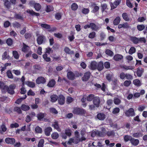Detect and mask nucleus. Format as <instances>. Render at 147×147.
I'll use <instances>...</instances> for the list:
<instances>
[{"mask_svg": "<svg viewBox=\"0 0 147 147\" xmlns=\"http://www.w3.org/2000/svg\"><path fill=\"white\" fill-rule=\"evenodd\" d=\"M129 25L127 22L123 23L122 24H120L118 25V28L119 29H120L122 28H129Z\"/></svg>", "mask_w": 147, "mask_h": 147, "instance_id": "f8f14e48", "label": "nucleus"}, {"mask_svg": "<svg viewBox=\"0 0 147 147\" xmlns=\"http://www.w3.org/2000/svg\"><path fill=\"white\" fill-rule=\"evenodd\" d=\"M45 79L43 77H38L36 80V82L37 84H44L46 82Z\"/></svg>", "mask_w": 147, "mask_h": 147, "instance_id": "423d86ee", "label": "nucleus"}, {"mask_svg": "<svg viewBox=\"0 0 147 147\" xmlns=\"http://www.w3.org/2000/svg\"><path fill=\"white\" fill-rule=\"evenodd\" d=\"M44 38H45L44 36H39L38 37L37 39L38 43L39 45H40L42 44V43L44 39Z\"/></svg>", "mask_w": 147, "mask_h": 147, "instance_id": "b1692460", "label": "nucleus"}, {"mask_svg": "<svg viewBox=\"0 0 147 147\" xmlns=\"http://www.w3.org/2000/svg\"><path fill=\"white\" fill-rule=\"evenodd\" d=\"M7 74L8 78L11 79L13 78V75L10 71H8L7 72Z\"/></svg>", "mask_w": 147, "mask_h": 147, "instance_id": "0e129e2a", "label": "nucleus"}, {"mask_svg": "<svg viewBox=\"0 0 147 147\" xmlns=\"http://www.w3.org/2000/svg\"><path fill=\"white\" fill-rule=\"evenodd\" d=\"M44 140L43 139H41L39 141L38 145V147H43L44 143Z\"/></svg>", "mask_w": 147, "mask_h": 147, "instance_id": "49530a36", "label": "nucleus"}, {"mask_svg": "<svg viewBox=\"0 0 147 147\" xmlns=\"http://www.w3.org/2000/svg\"><path fill=\"white\" fill-rule=\"evenodd\" d=\"M131 142L133 145L137 146L138 144L139 143V141L138 139H135L132 138Z\"/></svg>", "mask_w": 147, "mask_h": 147, "instance_id": "c756f323", "label": "nucleus"}, {"mask_svg": "<svg viewBox=\"0 0 147 147\" xmlns=\"http://www.w3.org/2000/svg\"><path fill=\"white\" fill-rule=\"evenodd\" d=\"M26 11L27 13H29L30 14L32 15H34L36 16H39V13L34 12L32 10L28 9Z\"/></svg>", "mask_w": 147, "mask_h": 147, "instance_id": "ea45409f", "label": "nucleus"}, {"mask_svg": "<svg viewBox=\"0 0 147 147\" xmlns=\"http://www.w3.org/2000/svg\"><path fill=\"white\" fill-rule=\"evenodd\" d=\"M65 133L66 135L70 136L71 135V130L69 129H67L65 130Z\"/></svg>", "mask_w": 147, "mask_h": 147, "instance_id": "79ce46f5", "label": "nucleus"}, {"mask_svg": "<svg viewBox=\"0 0 147 147\" xmlns=\"http://www.w3.org/2000/svg\"><path fill=\"white\" fill-rule=\"evenodd\" d=\"M3 1L5 6L7 8L9 9L10 6L11 4L8 0H3Z\"/></svg>", "mask_w": 147, "mask_h": 147, "instance_id": "473e14b6", "label": "nucleus"}, {"mask_svg": "<svg viewBox=\"0 0 147 147\" xmlns=\"http://www.w3.org/2000/svg\"><path fill=\"white\" fill-rule=\"evenodd\" d=\"M65 51L67 53L72 54L74 52L70 50V49L67 47H65L64 49Z\"/></svg>", "mask_w": 147, "mask_h": 147, "instance_id": "8fccbe9b", "label": "nucleus"}, {"mask_svg": "<svg viewBox=\"0 0 147 147\" xmlns=\"http://www.w3.org/2000/svg\"><path fill=\"white\" fill-rule=\"evenodd\" d=\"M51 136L53 139H56L58 138L59 135L57 132H54L51 134Z\"/></svg>", "mask_w": 147, "mask_h": 147, "instance_id": "7c9ffc66", "label": "nucleus"}, {"mask_svg": "<svg viewBox=\"0 0 147 147\" xmlns=\"http://www.w3.org/2000/svg\"><path fill=\"white\" fill-rule=\"evenodd\" d=\"M94 98V95L93 94H90L87 97V99L88 101H91Z\"/></svg>", "mask_w": 147, "mask_h": 147, "instance_id": "864d4df0", "label": "nucleus"}, {"mask_svg": "<svg viewBox=\"0 0 147 147\" xmlns=\"http://www.w3.org/2000/svg\"><path fill=\"white\" fill-rule=\"evenodd\" d=\"M50 101L53 102H56L58 98L57 96L56 95H52L50 96Z\"/></svg>", "mask_w": 147, "mask_h": 147, "instance_id": "5701e85b", "label": "nucleus"}, {"mask_svg": "<svg viewBox=\"0 0 147 147\" xmlns=\"http://www.w3.org/2000/svg\"><path fill=\"white\" fill-rule=\"evenodd\" d=\"M133 83L135 85L138 86H140L141 85V83L140 80L138 79H135L134 80Z\"/></svg>", "mask_w": 147, "mask_h": 147, "instance_id": "2f4dec72", "label": "nucleus"}, {"mask_svg": "<svg viewBox=\"0 0 147 147\" xmlns=\"http://www.w3.org/2000/svg\"><path fill=\"white\" fill-rule=\"evenodd\" d=\"M5 141L7 143L11 144H13L15 142L14 139L9 138H6L5 140Z\"/></svg>", "mask_w": 147, "mask_h": 147, "instance_id": "2eb2a0df", "label": "nucleus"}, {"mask_svg": "<svg viewBox=\"0 0 147 147\" xmlns=\"http://www.w3.org/2000/svg\"><path fill=\"white\" fill-rule=\"evenodd\" d=\"M13 55L14 57L16 59H18L19 57V55L18 52L16 51H13Z\"/></svg>", "mask_w": 147, "mask_h": 147, "instance_id": "4c0bfd02", "label": "nucleus"}, {"mask_svg": "<svg viewBox=\"0 0 147 147\" xmlns=\"http://www.w3.org/2000/svg\"><path fill=\"white\" fill-rule=\"evenodd\" d=\"M96 33L94 32H92L90 33L88 35V37L90 38H93L95 36Z\"/></svg>", "mask_w": 147, "mask_h": 147, "instance_id": "5fc2aeb1", "label": "nucleus"}, {"mask_svg": "<svg viewBox=\"0 0 147 147\" xmlns=\"http://www.w3.org/2000/svg\"><path fill=\"white\" fill-rule=\"evenodd\" d=\"M113 76V75L112 74H108L107 75L106 78L108 80L110 81L112 79Z\"/></svg>", "mask_w": 147, "mask_h": 147, "instance_id": "774afa93", "label": "nucleus"}, {"mask_svg": "<svg viewBox=\"0 0 147 147\" xmlns=\"http://www.w3.org/2000/svg\"><path fill=\"white\" fill-rule=\"evenodd\" d=\"M131 41L135 44H137L139 42V38L136 37H132L131 38Z\"/></svg>", "mask_w": 147, "mask_h": 147, "instance_id": "c03bdc74", "label": "nucleus"}, {"mask_svg": "<svg viewBox=\"0 0 147 147\" xmlns=\"http://www.w3.org/2000/svg\"><path fill=\"white\" fill-rule=\"evenodd\" d=\"M123 56L121 55L117 54L115 55L113 57V59L115 61H119L123 58Z\"/></svg>", "mask_w": 147, "mask_h": 147, "instance_id": "6ab92c4d", "label": "nucleus"}, {"mask_svg": "<svg viewBox=\"0 0 147 147\" xmlns=\"http://www.w3.org/2000/svg\"><path fill=\"white\" fill-rule=\"evenodd\" d=\"M21 108L24 111L28 110L30 109V107L29 106L24 104L22 105Z\"/></svg>", "mask_w": 147, "mask_h": 147, "instance_id": "58836bf2", "label": "nucleus"}, {"mask_svg": "<svg viewBox=\"0 0 147 147\" xmlns=\"http://www.w3.org/2000/svg\"><path fill=\"white\" fill-rule=\"evenodd\" d=\"M58 101L60 105H63L65 102V98L62 95L59 96L58 98Z\"/></svg>", "mask_w": 147, "mask_h": 147, "instance_id": "4468645a", "label": "nucleus"}, {"mask_svg": "<svg viewBox=\"0 0 147 147\" xmlns=\"http://www.w3.org/2000/svg\"><path fill=\"white\" fill-rule=\"evenodd\" d=\"M136 51V49L134 47H131L129 49L128 53L132 55Z\"/></svg>", "mask_w": 147, "mask_h": 147, "instance_id": "e433bc0d", "label": "nucleus"}, {"mask_svg": "<svg viewBox=\"0 0 147 147\" xmlns=\"http://www.w3.org/2000/svg\"><path fill=\"white\" fill-rule=\"evenodd\" d=\"M90 75V72H88L86 73L82 78L83 81H87L89 78Z\"/></svg>", "mask_w": 147, "mask_h": 147, "instance_id": "dca6fc26", "label": "nucleus"}, {"mask_svg": "<svg viewBox=\"0 0 147 147\" xmlns=\"http://www.w3.org/2000/svg\"><path fill=\"white\" fill-rule=\"evenodd\" d=\"M121 0H115L113 3H110V5L111 7V9L116 8L121 2Z\"/></svg>", "mask_w": 147, "mask_h": 147, "instance_id": "39448f33", "label": "nucleus"}, {"mask_svg": "<svg viewBox=\"0 0 147 147\" xmlns=\"http://www.w3.org/2000/svg\"><path fill=\"white\" fill-rule=\"evenodd\" d=\"M103 68V63L102 62L100 61L97 64V69L98 71L102 70Z\"/></svg>", "mask_w": 147, "mask_h": 147, "instance_id": "cd10ccee", "label": "nucleus"}, {"mask_svg": "<svg viewBox=\"0 0 147 147\" xmlns=\"http://www.w3.org/2000/svg\"><path fill=\"white\" fill-rule=\"evenodd\" d=\"M90 6L92 8H93L92 11L93 13L97 12L99 9V7L97 6L94 3H92L90 5Z\"/></svg>", "mask_w": 147, "mask_h": 147, "instance_id": "9d476101", "label": "nucleus"}, {"mask_svg": "<svg viewBox=\"0 0 147 147\" xmlns=\"http://www.w3.org/2000/svg\"><path fill=\"white\" fill-rule=\"evenodd\" d=\"M105 53L107 55L111 56L113 54V52L109 49H107L105 51Z\"/></svg>", "mask_w": 147, "mask_h": 147, "instance_id": "4d7b16f0", "label": "nucleus"}, {"mask_svg": "<svg viewBox=\"0 0 147 147\" xmlns=\"http://www.w3.org/2000/svg\"><path fill=\"white\" fill-rule=\"evenodd\" d=\"M97 117L99 120H103L105 118L106 115L103 113H99L97 115Z\"/></svg>", "mask_w": 147, "mask_h": 147, "instance_id": "f3484780", "label": "nucleus"}, {"mask_svg": "<svg viewBox=\"0 0 147 147\" xmlns=\"http://www.w3.org/2000/svg\"><path fill=\"white\" fill-rule=\"evenodd\" d=\"M122 17L123 19L126 21H128L129 20V18L127 14L125 13H123L122 14Z\"/></svg>", "mask_w": 147, "mask_h": 147, "instance_id": "c9c22d12", "label": "nucleus"}, {"mask_svg": "<svg viewBox=\"0 0 147 147\" xmlns=\"http://www.w3.org/2000/svg\"><path fill=\"white\" fill-rule=\"evenodd\" d=\"M44 117V114L43 113H39L37 115V118L40 120H42Z\"/></svg>", "mask_w": 147, "mask_h": 147, "instance_id": "f704fd0d", "label": "nucleus"}, {"mask_svg": "<svg viewBox=\"0 0 147 147\" xmlns=\"http://www.w3.org/2000/svg\"><path fill=\"white\" fill-rule=\"evenodd\" d=\"M71 8L73 10H76L78 8V5L76 3H73L71 5Z\"/></svg>", "mask_w": 147, "mask_h": 147, "instance_id": "13d9d810", "label": "nucleus"}, {"mask_svg": "<svg viewBox=\"0 0 147 147\" xmlns=\"http://www.w3.org/2000/svg\"><path fill=\"white\" fill-rule=\"evenodd\" d=\"M143 69L141 67L138 68L136 72L137 76L139 77H141L143 72Z\"/></svg>", "mask_w": 147, "mask_h": 147, "instance_id": "a878e982", "label": "nucleus"}, {"mask_svg": "<svg viewBox=\"0 0 147 147\" xmlns=\"http://www.w3.org/2000/svg\"><path fill=\"white\" fill-rule=\"evenodd\" d=\"M131 84V82L130 81L126 80L124 83L123 85L125 86H129Z\"/></svg>", "mask_w": 147, "mask_h": 147, "instance_id": "680f3d73", "label": "nucleus"}, {"mask_svg": "<svg viewBox=\"0 0 147 147\" xmlns=\"http://www.w3.org/2000/svg\"><path fill=\"white\" fill-rule=\"evenodd\" d=\"M6 43L8 46H11L13 43L12 40L10 38H8L6 40Z\"/></svg>", "mask_w": 147, "mask_h": 147, "instance_id": "bf43d9fd", "label": "nucleus"}, {"mask_svg": "<svg viewBox=\"0 0 147 147\" xmlns=\"http://www.w3.org/2000/svg\"><path fill=\"white\" fill-rule=\"evenodd\" d=\"M132 138L131 136L128 135H126L124 136V139L125 142H127L129 140H130V142Z\"/></svg>", "mask_w": 147, "mask_h": 147, "instance_id": "72a5a7b5", "label": "nucleus"}, {"mask_svg": "<svg viewBox=\"0 0 147 147\" xmlns=\"http://www.w3.org/2000/svg\"><path fill=\"white\" fill-rule=\"evenodd\" d=\"M120 111V109L119 108L116 107L114 109L112 112L113 114H116L119 113Z\"/></svg>", "mask_w": 147, "mask_h": 147, "instance_id": "e2e57ef3", "label": "nucleus"}, {"mask_svg": "<svg viewBox=\"0 0 147 147\" xmlns=\"http://www.w3.org/2000/svg\"><path fill=\"white\" fill-rule=\"evenodd\" d=\"M121 102V100L119 98L115 97L114 100V102L116 105H118Z\"/></svg>", "mask_w": 147, "mask_h": 147, "instance_id": "a19ab883", "label": "nucleus"}, {"mask_svg": "<svg viewBox=\"0 0 147 147\" xmlns=\"http://www.w3.org/2000/svg\"><path fill=\"white\" fill-rule=\"evenodd\" d=\"M30 49L29 47L26 45L24 43L23 44V47L22 48V51L24 52H27L29 51Z\"/></svg>", "mask_w": 147, "mask_h": 147, "instance_id": "bb28decb", "label": "nucleus"}, {"mask_svg": "<svg viewBox=\"0 0 147 147\" xmlns=\"http://www.w3.org/2000/svg\"><path fill=\"white\" fill-rule=\"evenodd\" d=\"M98 134L100 136H104L106 134L109 136H114L115 133L113 131H108L104 128H102V131L101 132H98Z\"/></svg>", "mask_w": 147, "mask_h": 147, "instance_id": "f03ea898", "label": "nucleus"}, {"mask_svg": "<svg viewBox=\"0 0 147 147\" xmlns=\"http://www.w3.org/2000/svg\"><path fill=\"white\" fill-rule=\"evenodd\" d=\"M145 107V105H141L139 106L138 110L140 111H142L144 109Z\"/></svg>", "mask_w": 147, "mask_h": 147, "instance_id": "de8ad7c7", "label": "nucleus"}, {"mask_svg": "<svg viewBox=\"0 0 147 147\" xmlns=\"http://www.w3.org/2000/svg\"><path fill=\"white\" fill-rule=\"evenodd\" d=\"M74 134L75 137L70 138L68 141V143L70 144L73 143L77 144L80 141V135L79 132L77 131H75Z\"/></svg>", "mask_w": 147, "mask_h": 147, "instance_id": "f257e3e1", "label": "nucleus"}, {"mask_svg": "<svg viewBox=\"0 0 147 147\" xmlns=\"http://www.w3.org/2000/svg\"><path fill=\"white\" fill-rule=\"evenodd\" d=\"M73 112L74 113L76 114L82 115L84 114L86 111L83 109L76 108L74 110Z\"/></svg>", "mask_w": 147, "mask_h": 147, "instance_id": "20e7f679", "label": "nucleus"}, {"mask_svg": "<svg viewBox=\"0 0 147 147\" xmlns=\"http://www.w3.org/2000/svg\"><path fill=\"white\" fill-rule=\"evenodd\" d=\"M35 131L37 133H41L42 132V129L39 127L37 126L35 128Z\"/></svg>", "mask_w": 147, "mask_h": 147, "instance_id": "3c124183", "label": "nucleus"}, {"mask_svg": "<svg viewBox=\"0 0 147 147\" xmlns=\"http://www.w3.org/2000/svg\"><path fill=\"white\" fill-rule=\"evenodd\" d=\"M97 63L95 61H92L89 66V68L92 70H94L97 69Z\"/></svg>", "mask_w": 147, "mask_h": 147, "instance_id": "1a4fd4ad", "label": "nucleus"}, {"mask_svg": "<svg viewBox=\"0 0 147 147\" xmlns=\"http://www.w3.org/2000/svg\"><path fill=\"white\" fill-rule=\"evenodd\" d=\"M84 28L85 29L88 28H90L92 30L97 31L100 28V27L98 25H96L94 23H91L89 24L85 25Z\"/></svg>", "mask_w": 147, "mask_h": 147, "instance_id": "7ed1b4c3", "label": "nucleus"}, {"mask_svg": "<svg viewBox=\"0 0 147 147\" xmlns=\"http://www.w3.org/2000/svg\"><path fill=\"white\" fill-rule=\"evenodd\" d=\"M52 129L51 127H48L46 128L44 130L45 134L47 136H49L50 135V133L52 131Z\"/></svg>", "mask_w": 147, "mask_h": 147, "instance_id": "a211bd4d", "label": "nucleus"}, {"mask_svg": "<svg viewBox=\"0 0 147 147\" xmlns=\"http://www.w3.org/2000/svg\"><path fill=\"white\" fill-rule=\"evenodd\" d=\"M16 88V85L14 84L10 85L9 87V93L10 94H13L14 93L13 90Z\"/></svg>", "mask_w": 147, "mask_h": 147, "instance_id": "ddd939ff", "label": "nucleus"}, {"mask_svg": "<svg viewBox=\"0 0 147 147\" xmlns=\"http://www.w3.org/2000/svg\"><path fill=\"white\" fill-rule=\"evenodd\" d=\"M125 59L129 62L133 59V57L131 56L128 55L125 57Z\"/></svg>", "mask_w": 147, "mask_h": 147, "instance_id": "338daca9", "label": "nucleus"}, {"mask_svg": "<svg viewBox=\"0 0 147 147\" xmlns=\"http://www.w3.org/2000/svg\"><path fill=\"white\" fill-rule=\"evenodd\" d=\"M82 13L84 14H86L89 13V10L88 8H84L82 9Z\"/></svg>", "mask_w": 147, "mask_h": 147, "instance_id": "69168bd1", "label": "nucleus"}, {"mask_svg": "<svg viewBox=\"0 0 147 147\" xmlns=\"http://www.w3.org/2000/svg\"><path fill=\"white\" fill-rule=\"evenodd\" d=\"M52 126L55 129H56L57 131H60L61 129L60 128L57 122L56 121L54 122L52 124Z\"/></svg>", "mask_w": 147, "mask_h": 147, "instance_id": "aec40b11", "label": "nucleus"}, {"mask_svg": "<svg viewBox=\"0 0 147 147\" xmlns=\"http://www.w3.org/2000/svg\"><path fill=\"white\" fill-rule=\"evenodd\" d=\"M55 81L54 79H51L49 80L47 85L49 87H53L55 86Z\"/></svg>", "mask_w": 147, "mask_h": 147, "instance_id": "412c9836", "label": "nucleus"}, {"mask_svg": "<svg viewBox=\"0 0 147 147\" xmlns=\"http://www.w3.org/2000/svg\"><path fill=\"white\" fill-rule=\"evenodd\" d=\"M41 26L42 28L46 29H49L51 28L49 25L46 24H41Z\"/></svg>", "mask_w": 147, "mask_h": 147, "instance_id": "052dcab7", "label": "nucleus"}, {"mask_svg": "<svg viewBox=\"0 0 147 147\" xmlns=\"http://www.w3.org/2000/svg\"><path fill=\"white\" fill-rule=\"evenodd\" d=\"M145 26L143 25H138L137 26L138 30L140 31L143 30L145 28Z\"/></svg>", "mask_w": 147, "mask_h": 147, "instance_id": "09e8293b", "label": "nucleus"}, {"mask_svg": "<svg viewBox=\"0 0 147 147\" xmlns=\"http://www.w3.org/2000/svg\"><path fill=\"white\" fill-rule=\"evenodd\" d=\"M100 102V99L98 97H96L94 98L93 103L96 107H99Z\"/></svg>", "mask_w": 147, "mask_h": 147, "instance_id": "9b49d317", "label": "nucleus"}, {"mask_svg": "<svg viewBox=\"0 0 147 147\" xmlns=\"http://www.w3.org/2000/svg\"><path fill=\"white\" fill-rule=\"evenodd\" d=\"M43 57L44 60L46 61L49 62L51 61L50 58L49 57H47V55L46 53L43 55Z\"/></svg>", "mask_w": 147, "mask_h": 147, "instance_id": "37998d69", "label": "nucleus"}, {"mask_svg": "<svg viewBox=\"0 0 147 147\" xmlns=\"http://www.w3.org/2000/svg\"><path fill=\"white\" fill-rule=\"evenodd\" d=\"M67 76L68 78L70 80H74L75 78L74 74L71 71H69L68 72Z\"/></svg>", "mask_w": 147, "mask_h": 147, "instance_id": "4be33fe9", "label": "nucleus"}, {"mask_svg": "<svg viewBox=\"0 0 147 147\" xmlns=\"http://www.w3.org/2000/svg\"><path fill=\"white\" fill-rule=\"evenodd\" d=\"M126 4L129 8H131L133 7L132 4L130 0H126Z\"/></svg>", "mask_w": 147, "mask_h": 147, "instance_id": "6e6d98bb", "label": "nucleus"}, {"mask_svg": "<svg viewBox=\"0 0 147 147\" xmlns=\"http://www.w3.org/2000/svg\"><path fill=\"white\" fill-rule=\"evenodd\" d=\"M53 6L50 5L47 6V9L46 11L47 12H49L51 11H53Z\"/></svg>", "mask_w": 147, "mask_h": 147, "instance_id": "a18cd8bd", "label": "nucleus"}, {"mask_svg": "<svg viewBox=\"0 0 147 147\" xmlns=\"http://www.w3.org/2000/svg\"><path fill=\"white\" fill-rule=\"evenodd\" d=\"M34 7L35 9L38 11L40 9L41 6L39 3H35L34 5Z\"/></svg>", "mask_w": 147, "mask_h": 147, "instance_id": "603ef678", "label": "nucleus"}, {"mask_svg": "<svg viewBox=\"0 0 147 147\" xmlns=\"http://www.w3.org/2000/svg\"><path fill=\"white\" fill-rule=\"evenodd\" d=\"M0 88L3 92H8L9 93V87L6 85H4L3 83H1L0 85Z\"/></svg>", "mask_w": 147, "mask_h": 147, "instance_id": "6e6552de", "label": "nucleus"}, {"mask_svg": "<svg viewBox=\"0 0 147 147\" xmlns=\"http://www.w3.org/2000/svg\"><path fill=\"white\" fill-rule=\"evenodd\" d=\"M26 84L29 87L32 88L34 87L35 85V83L32 82H26Z\"/></svg>", "mask_w": 147, "mask_h": 147, "instance_id": "c85d7f7f", "label": "nucleus"}, {"mask_svg": "<svg viewBox=\"0 0 147 147\" xmlns=\"http://www.w3.org/2000/svg\"><path fill=\"white\" fill-rule=\"evenodd\" d=\"M126 116L128 117L133 116L135 115L134 110L133 108H130L125 112Z\"/></svg>", "mask_w": 147, "mask_h": 147, "instance_id": "0eeeda50", "label": "nucleus"}, {"mask_svg": "<svg viewBox=\"0 0 147 147\" xmlns=\"http://www.w3.org/2000/svg\"><path fill=\"white\" fill-rule=\"evenodd\" d=\"M121 21V18L119 16L116 17L113 21V24L115 25H118Z\"/></svg>", "mask_w": 147, "mask_h": 147, "instance_id": "393cba45", "label": "nucleus"}]
</instances>
